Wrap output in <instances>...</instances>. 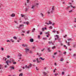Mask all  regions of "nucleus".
Wrapping results in <instances>:
<instances>
[{"label": "nucleus", "instance_id": "nucleus-62", "mask_svg": "<svg viewBox=\"0 0 76 76\" xmlns=\"http://www.w3.org/2000/svg\"><path fill=\"white\" fill-rule=\"evenodd\" d=\"M68 41H71V39H68Z\"/></svg>", "mask_w": 76, "mask_h": 76}, {"label": "nucleus", "instance_id": "nucleus-37", "mask_svg": "<svg viewBox=\"0 0 76 76\" xmlns=\"http://www.w3.org/2000/svg\"><path fill=\"white\" fill-rule=\"evenodd\" d=\"M56 30H55L54 31H52V32H53V33H54V34H55V33H56Z\"/></svg>", "mask_w": 76, "mask_h": 76}, {"label": "nucleus", "instance_id": "nucleus-15", "mask_svg": "<svg viewBox=\"0 0 76 76\" xmlns=\"http://www.w3.org/2000/svg\"><path fill=\"white\" fill-rule=\"evenodd\" d=\"M39 59H41V60H45V58H42V57H40L39 58Z\"/></svg>", "mask_w": 76, "mask_h": 76}, {"label": "nucleus", "instance_id": "nucleus-24", "mask_svg": "<svg viewBox=\"0 0 76 76\" xmlns=\"http://www.w3.org/2000/svg\"><path fill=\"white\" fill-rule=\"evenodd\" d=\"M40 15H41V16H42V17H44V15L42 13H41L40 14Z\"/></svg>", "mask_w": 76, "mask_h": 76}, {"label": "nucleus", "instance_id": "nucleus-44", "mask_svg": "<svg viewBox=\"0 0 76 76\" xmlns=\"http://www.w3.org/2000/svg\"><path fill=\"white\" fill-rule=\"evenodd\" d=\"M33 61L34 63H35V62H36V61H37L36 60H33Z\"/></svg>", "mask_w": 76, "mask_h": 76}, {"label": "nucleus", "instance_id": "nucleus-10", "mask_svg": "<svg viewBox=\"0 0 76 76\" xmlns=\"http://www.w3.org/2000/svg\"><path fill=\"white\" fill-rule=\"evenodd\" d=\"M11 17H15V14H12L11 15Z\"/></svg>", "mask_w": 76, "mask_h": 76}, {"label": "nucleus", "instance_id": "nucleus-60", "mask_svg": "<svg viewBox=\"0 0 76 76\" xmlns=\"http://www.w3.org/2000/svg\"><path fill=\"white\" fill-rule=\"evenodd\" d=\"M52 57H53V58H55V56L54 55H53Z\"/></svg>", "mask_w": 76, "mask_h": 76}, {"label": "nucleus", "instance_id": "nucleus-42", "mask_svg": "<svg viewBox=\"0 0 76 76\" xmlns=\"http://www.w3.org/2000/svg\"><path fill=\"white\" fill-rule=\"evenodd\" d=\"M29 0H27V3H29Z\"/></svg>", "mask_w": 76, "mask_h": 76}, {"label": "nucleus", "instance_id": "nucleus-27", "mask_svg": "<svg viewBox=\"0 0 76 76\" xmlns=\"http://www.w3.org/2000/svg\"><path fill=\"white\" fill-rule=\"evenodd\" d=\"M10 41H12V42H15V41L13 40V39H11L10 40Z\"/></svg>", "mask_w": 76, "mask_h": 76}, {"label": "nucleus", "instance_id": "nucleus-8", "mask_svg": "<svg viewBox=\"0 0 76 76\" xmlns=\"http://www.w3.org/2000/svg\"><path fill=\"white\" fill-rule=\"evenodd\" d=\"M11 61H10L8 60L7 61H6V63L7 65H9V63H10Z\"/></svg>", "mask_w": 76, "mask_h": 76}, {"label": "nucleus", "instance_id": "nucleus-48", "mask_svg": "<svg viewBox=\"0 0 76 76\" xmlns=\"http://www.w3.org/2000/svg\"><path fill=\"white\" fill-rule=\"evenodd\" d=\"M7 42H10V40H7Z\"/></svg>", "mask_w": 76, "mask_h": 76}, {"label": "nucleus", "instance_id": "nucleus-45", "mask_svg": "<svg viewBox=\"0 0 76 76\" xmlns=\"http://www.w3.org/2000/svg\"><path fill=\"white\" fill-rule=\"evenodd\" d=\"M42 31H44V30H45L44 28H42Z\"/></svg>", "mask_w": 76, "mask_h": 76}, {"label": "nucleus", "instance_id": "nucleus-9", "mask_svg": "<svg viewBox=\"0 0 76 76\" xmlns=\"http://www.w3.org/2000/svg\"><path fill=\"white\" fill-rule=\"evenodd\" d=\"M37 55H38L39 57H40V56H41L42 54L40 53H37Z\"/></svg>", "mask_w": 76, "mask_h": 76}, {"label": "nucleus", "instance_id": "nucleus-61", "mask_svg": "<svg viewBox=\"0 0 76 76\" xmlns=\"http://www.w3.org/2000/svg\"><path fill=\"white\" fill-rule=\"evenodd\" d=\"M39 38H40V36L39 35L38 36V38H39Z\"/></svg>", "mask_w": 76, "mask_h": 76}, {"label": "nucleus", "instance_id": "nucleus-57", "mask_svg": "<svg viewBox=\"0 0 76 76\" xmlns=\"http://www.w3.org/2000/svg\"><path fill=\"white\" fill-rule=\"evenodd\" d=\"M55 48V47H52V49L53 50V49L54 48Z\"/></svg>", "mask_w": 76, "mask_h": 76}, {"label": "nucleus", "instance_id": "nucleus-40", "mask_svg": "<svg viewBox=\"0 0 76 76\" xmlns=\"http://www.w3.org/2000/svg\"><path fill=\"white\" fill-rule=\"evenodd\" d=\"M73 12V10H71L69 11V13H71V12Z\"/></svg>", "mask_w": 76, "mask_h": 76}, {"label": "nucleus", "instance_id": "nucleus-38", "mask_svg": "<svg viewBox=\"0 0 76 76\" xmlns=\"http://www.w3.org/2000/svg\"><path fill=\"white\" fill-rule=\"evenodd\" d=\"M45 50V48H43L42 50H41V51L42 52V51H44Z\"/></svg>", "mask_w": 76, "mask_h": 76}, {"label": "nucleus", "instance_id": "nucleus-1", "mask_svg": "<svg viewBox=\"0 0 76 76\" xmlns=\"http://www.w3.org/2000/svg\"><path fill=\"white\" fill-rule=\"evenodd\" d=\"M54 11V7H53L51 10H49V11L47 12V14L49 15L50 13H53Z\"/></svg>", "mask_w": 76, "mask_h": 76}, {"label": "nucleus", "instance_id": "nucleus-7", "mask_svg": "<svg viewBox=\"0 0 76 76\" xmlns=\"http://www.w3.org/2000/svg\"><path fill=\"white\" fill-rule=\"evenodd\" d=\"M29 6H27V7H26L25 9V12H27L28 10H29Z\"/></svg>", "mask_w": 76, "mask_h": 76}, {"label": "nucleus", "instance_id": "nucleus-30", "mask_svg": "<svg viewBox=\"0 0 76 76\" xmlns=\"http://www.w3.org/2000/svg\"><path fill=\"white\" fill-rule=\"evenodd\" d=\"M23 76V73H21L19 75V76Z\"/></svg>", "mask_w": 76, "mask_h": 76}, {"label": "nucleus", "instance_id": "nucleus-58", "mask_svg": "<svg viewBox=\"0 0 76 76\" xmlns=\"http://www.w3.org/2000/svg\"><path fill=\"white\" fill-rule=\"evenodd\" d=\"M61 45H63V44L62 43H61Z\"/></svg>", "mask_w": 76, "mask_h": 76}, {"label": "nucleus", "instance_id": "nucleus-33", "mask_svg": "<svg viewBox=\"0 0 76 76\" xmlns=\"http://www.w3.org/2000/svg\"><path fill=\"white\" fill-rule=\"evenodd\" d=\"M49 33H50V31H48V32H46L45 33V34H49Z\"/></svg>", "mask_w": 76, "mask_h": 76}, {"label": "nucleus", "instance_id": "nucleus-11", "mask_svg": "<svg viewBox=\"0 0 76 76\" xmlns=\"http://www.w3.org/2000/svg\"><path fill=\"white\" fill-rule=\"evenodd\" d=\"M24 26V25L23 24H20L19 25V27H23Z\"/></svg>", "mask_w": 76, "mask_h": 76}, {"label": "nucleus", "instance_id": "nucleus-14", "mask_svg": "<svg viewBox=\"0 0 76 76\" xmlns=\"http://www.w3.org/2000/svg\"><path fill=\"white\" fill-rule=\"evenodd\" d=\"M18 57H22V54L20 53H19L18 55Z\"/></svg>", "mask_w": 76, "mask_h": 76}, {"label": "nucleus", "instance_id": "nucleus-26", "mask_svg": "<svg viewBox=\"0 0 76 76\" xmlns=\"http://www.w3.org/2000/svg\"><path fill=\"white\" fill-rule=\"evenodd\" d=\"M11 69H12V70H14V69H15V68L14 67L11 66Z\"/></svg>", "mask_w": 76, "mask_h": 76}, {"label": "nucleus", "instance_id": "nucleus-20", "mask_svg": "<svg viewBox=\"0 0 76 76\" xmlns=\"http://www.w3.org/2000/svg\"><path fill=\"white\" fill-rule=\"evenodd\" d=\"M22 46H23V47H27V46L26 45H24V44H23L22 45Z\"/></svg>", "mask_w": 76, "mask_h": 76}, {"label": "nucleus", "instance_id": "nucleus-2", "mask_svg": "<svg viewBox=\"0 0 76 76\" xmlns=\"http://www.w3.org/2000/svg\"><path fill=\"white\" fill-rule=\"evenodd\" d=\"M55 37H56V38H55V40H57V39L58 40V42H62V41L60 40V39H59V37H58V35H56L54 36Z\"/></svg>", "mask_w": 76, "mask_h": 76}, {"label": "nucleus", "instance_id": "nucleus-13", "mask_svg": "<svg viewBox=\"0 0 76 76\" xmlns=\"http://www.w3.org/2000/svg\"><path fill=\"white\" fill-rule=\"evenodd\" d=\"M43 73L44 75H47V73L45 72H43Z\"/></svg>", "mask_w": 76, "mask_h": 76}, {"label": "nucleus", "instance_id": "nucleus-32", "mask_svg": "<svg viewBox=\"0 0 76 76\" xmlns=\"http://www.w3.org/2000/svg\"><path fill=\"white\" fill-rule=\"evenodd\" d=\"M49 25H51V23H51V21H49Z\"/></svg>", "mask_w": 76, "mask_h": 76}, {"label": "nucleus", "instance_id": "nucleus-53", "mask_svg": "<svg viewBox=\"0 0 76 76\" xmlns=\"http://www.w3.org/2000/svg\"><path fill=\"white\" fill-rule=\"evenodd\" d=\"M51 43H52V42L49 41V42H48L49 44H51Z\"/></svg>", "mask_w": 76, "mask_h": 76}, {"label": "nucleus", "instance_id": "nucleus-52", "mask_svg": "<svg viewBox=\"0 0 76 76\" xmlns=\"http://www.w3.org/2000/svg\"><path fill=\"white\" fill-rule=\"evenodd\" d=\"M16 64V62H13V64Z\"/></svg>", "mask_w": 76, "mask_h": 76}, {"label": "nucleus", "instance_id": "nucleus-25", "mask_svg": "<svg viewBox=\"0 0 76 76\" xmlns=\"http://www.w3.org/2000/svg\"><path fill=\"white\" fill-rule=\"evenodd\" d=\"M73 57H74L76 58V53L75 54L74 53L73 55Z\"/></svg>", "mask_w": 76, "mask_h": 76}, {"label": "nucleus", "instance_id": "nucleus-12", "mask_svg": "<svg viewBox=\"0 0 76 76\" xmlns=\"http://www.w3.org/2000/svg\"><path fill=\"white\" fill-rule=\"evenodd\" d=\"M30 42H32L34 41V39H30Z\"/></svg>", "mask_w": 76, "mask_h": 76}, {"label": "nucleus", "instance_id": "nucleus-43", "mask_svg": "<svg viewBox=\"0 0 76 76\" xmlns=\"http://www.w3.org/2000/svg\"><path fill=\"white\" fill-rule=\"evenodd\" d=\"M29 22L27 21V22H26V24L27 25H28V24H29Z\"/></svg>", "mask_w": 76, "mask_h": 76}, {"label": "nucleus", "instance_id": "nucleus-46", "mask_svg": "<svg viewBox=\"0 0 76 76\" xmlns=\"http://www.w3.org/2000/svg\"><path fill=\"white\" fill-rule=\"evenodd\" d=\"M29 53L32 54V51L31 50L30 51H29Z\"/></svg>", "mask_w": 76, "mask_h": 76}, {"label": "nucleus", "instance_id": "nucleus-59", "mask_svg": "<svg viewBox=\"0 0 76 76\" xmlns=\"http://www.w3.org/2000/svg\"><path fill=\"white\" fill-rule=\"evenodd\" d=\"M45 24H47V25H50V24H49V23H45Z\"/></svg>", "mask_w": 76, "mask_h": 76}, {"label": "nucleus", "instance_id": "nucleus-56", "mask_svg": "<svg viewBox=\"0 0 76 76\" xmlns=\"http://www.w3.org/2000/svg\"><path fill=\"white\" fill-rule=\"evenodd\" d=\"M60 61H63V59H60Z\"/></svg>", "mask_w": 76, "mask_h": 76}, {"label": "nucleus", "instance_id": "nucleus-35", "mask_svg": "<svg viewBox=\"0 0 76 76\" xmlns=\"http://www.w3.org/2000/svg\"><path fill=\"white\" fill-rule=\"evenodd\" d=\"M29 32H30L28 30L27 31V34H30V33Z\"/></svg>", "mask_w": 76, "mask_h": 76}, {"label": "nucleus", "instance_id": "nucleus-5", "mask_svg": "<svg viewBox=\"0 0 76 76\" xmlns=\"http://www.w3.org/2000/svg\"><path fill=\"white\" fill-rule=\"evenodd\" d=\"M35 6L34 5H33L31 7V8L32 9V11H33V12H34V11H35L34 10V8H35Z\"/></svg>", "mask_w": 76, "mask_h": 76}, {"label": "nucleus", "instance_id": "nucleus-47", "mask_svg": "<svg viewBox=\"0 0 76 76\" xmlns=\"http://www.w3.org/2000/svg\"><path fill=\"white\" fill-rule=\"evenodd\" d=\"M14 22L15 23H17V24H18V23H17V21H14Z\"/></svg>", "mask_w": 76, "mask_h": 76}, {"label": "nucleus", "instance_id": "nucleus-36", "mask_svg": "<svg viewBox=\"0 0 76 76\" xmlns=\"http://www.w3.org/2000/svg\"><path fill=\"white\" fill-rule=\"evenodd\" d=\"M66 53H67V52H64L63 54H64V55H66Z\"/></svg>", "mask_w": 76, "mask_h": 76}, {"label": "nucleus", "instance_id": "nucleus-23", "mask_svg": "<svg viewBox=\"0 0 76 76\" xmlns=\"http://www.w3.org/2000/svg\"><path fill=\"white\" fill-rule=\"evenodd\" d=\"M36 60H37V63H39V62H40V61H39L38 60V58H37V59H36Z\"/></svg>", "mask_w": 76, "mask_h": 76}, {"label": "nucleus", "instance_id": "nucleus-64", "mask_svg": "<svg viewBox=\"0 0 76 76\" xmlns=\"http://www.w3.org/2000/svg\"><path fill=\"white\" fill-rule=\"evenodd\" d=\"M19 60H20V59H22V58H21V57H20V58H19Z\"/></svg>", "mask_w": 76, "mask_h": 76}, {"label": "nucleus", "instance_id": "nucleus-21", "mask_svg": "<svg viewBox=\"0 0 76 76\" xmlns=\"http://www.w3.org/2000/svg\"><path fill=\"white\" fill-rule=\"evenodd\" d=\"M58 52L59 53H59L60 55H62V53H61V51L60 50H59L58 51Z\"/></svg>", "mask_w": 76, "mask_h": 76}, {"label": "nucleus", "instance_id": "nucleus-19", "mask_svg": "<svg viewBox=\"0 0 76 76\" xmlns=\"http://www.w3.org/2000/svg\"><path fill=\"white\" fill-rule=\"evenodd\" d=\"M25 68L26 69H29V67L28 66H27V65L25 66Z\"/></svg>", "mask_w": 76, "mask_h": 76}, {"label": "nucleus", "instance_id": "nucleus-28", "mask_svg": "<svg viewBox=\"0 0 76 76\" xmlns=\"http://www.w3.org/2000/svg\"><path fill=\"white\" fill-rule=\"evenodd\" d=\"M21 16L22 18H23L24 16H25V15H23L22 14H21Z\"/></svg>", "mask_w": 76, "mask_h": 76}, {"label": "nucleus", "instance_id": "nucleus-16", "mask_svg": "<svg viewBox=\"0 0 76 76\" xmlns=\"http://www.w3.org/2000/svg\"><path fill=\"white\" fill-rule=\"evenodd\" d=\"M35 28H34L32 30V32H35Z\"/></svg>", "mask_w": 76, "mask_h": 76}, {"label": "nucleus", "instance_id": "nucleus-4", "mask_svg": "<svg viewBox=\"0 0 76 76\" xmlns=\"http://www.w3.org/2000/svg\"><path fill=\"white\" fill-rule=\"evenodd\" d=\"M39 4L38 3V1H34V5L35 6H36L37 7H38V5H39Z\"/></svg>", "mask_w": 76, "mask_h": 76}, {"label": "nucleus", "instance_id": "nucleus-29", "mask_svg": "<svg viewBox=\"0 0 76 76\" xmlns=\"http://www.w3.org/2000/svg\"><path fill=\"white\" fill-rule=\"evenodd\" d=\"M36 69L37 70H39V68H38L37 67H36Z\"/></svg>", "mask_w": 76, "mask_h": 76}, {"label": "nucleus", "instance_id": "nucleus-39", "mask_svg": "<svg viewBox=\"0 0 76 76\" xmlns=\"http://www.w3.org/2000/svg\"><path fill=\"white\" fill-rule=\"evenodd\" d=\"M13 38L15 39H17V38H16V37L15 36L14 37H13Z\"/></svg>", "mask_w": 76, "mask_h": 76}, {"label": "nucleus", "instance_id": "nucleus-51", "mask_svg": "<svg viewBox=\"0 0 76 76\" xmlns=\"http://www.w3.org/2000/svg\"><path fill=\"white\" fill-rule=\"evenodd\" d=\"M64 47H65V48H66V49H67V47H66V46L65 45H64Z\"/></svg>", "mask_w": 76, "mask_h": 76}, {"label": "nucleus", "instance_id": "nucleus-3", "mask_svg": "<svg viewBox=\"0 0 76 76\" xmlns=\"http://www.w3.org/2000/svg\"><path fill=\"white\" fill-rule=\"evenodd\" d=\"M68 4H71L70 5V6H69L67 7L66 8V9H69V8H70V7H72V8H73V9H74V8H75V7H73V6H72V3H71L69 2L68 3Z\"/></svg>", "mask_w": 76, "mask_h": 76}, {"label": "nucleus", "instance_id": "nucleus-54", "mask_svg": "<svg viewBox=\"0 0 76 76\" xmlns=\"http://www.w3.org/2000/svg\"><path fill=\"white\" fill-rule=\"evenodd\" d=\"M57 54V52H56L55 53H54V55H56V54Z\"/></svg>", "mask_w": 76, "mask_h": 76}, {"label": "nucleus", "instance_id": "nucleus-17", "mask_svg": "<svg viewBox=\"0 0 76 76\" xmlns=\"http://www.w3.org/2000/svg\"><path fill=\"white\" fill-rule=\"evenodd\" d=\"M5 60V61H6V60H7V58L5 57H4L3 58V60Z\"/></svg>", "mask_w": 76, "mask_h": 76}, {"label": "nucleus", "instance_id": "nucleus-18", "mask_svg": "<svg viewBox=\"0 0 76 76\" xmlns=\"http://www.w3.org/2000/svg\"><path fill=\"white\" fill-rule=\"evenodd\" d=\"M32 64H30V65H28V67H29V68L31 67V66H32Z\"/></svg>", "mask_w": 76, "mask_h": 76}, {"label": "nucleus", "instance_id": "nucleus-49", "mask_svg": "<svg viewBox=\"0 0 76 76\" xmlns=\"http://www.w3.org/2000/svg\"><path fill=\"white\" fill-rule=\"evenodd\" d=\"M49 28H50V29H53V27H52V26H50L49 27Z\"/></svg>", "mask_w": 76, "mask_h": 76}, {"label": "nucleus", "instance_id": "nucleus-63", "mask_svg": "<svg viewBox=\"0 0 76 76\" xmlns=\"http://www.w3.org/2000/svg\"><path fill=\"white\" fill-rule=\"evenodd\" d=\"M42 32H41L40 33V35H42Z\"/></svg>", "mask_w": 76, "mask_h": 76}, {"label": "nucleus", "instance_id": "nucleus-41", "mask_svg": "<svg viewBox=\"0 0 76 76\" xmlns=\"http://www.w3.org/2000/svg\"><path fill=\"white\" fill-rule=\"evenodd\" d=\"M58 75V73H55V76H57V75Z\"/></svg>", "mask_w": 76, "mask_h": 76}, {"label": "nucleus", "instance_id": "nucleus-6", "mask_svg": "<svg viewBox=\"0 0 76 76\" xmlns=\"http://www.w3.org/2000/svg\"><path fill=\"white\" fill-rule=\"evenodd\" d=\"M25 52L26 53H27L28 52H29V49H28V48H26L25 49Z\"/></svg>", "mask_w": 76, "mask_h": 76}, {"label": "nucleus", "instance_id": "nucleus-50", "mask_svg": "<svg viewBox=\"0 0 76 76\" xmlns=\"http://www.w3.org/2000/svg\"><path fill=\"white\" fill-rule=\"evenodd\" d=\"M1 49L2 51H3L4 50V48H1Z\"/></svg>", "mask_w": 76, "mask_h": 76}, {"label": "nucleus", "instance_id": "nucleus-31", "mask_svg": "<svg viewBox=\"0 0 76 76\" xmlns=\"http://www.w3.org/2000/svg\"><path fill=\"white\" fill-rule=\"evenodd\" d=\"M17 28H18V31H20V27H17Z\"/></svg>", "mask_w": 76, "mask_h": 76}, {"label": "nucleus", "instance_id": "nucleus-55", "mask_svg": "<svg viewBox=\"0 0 76 76\" xmlns=\"http://www.w3.org/2000/svg\"><path fill=\"white\" fill-rule=\"evenodd\" d=\"M10 56H7V58H10Z\"/></svg>", "mask_w": 76, "mask_h": 76}, {"label": "nucleus", "instance_id": "nucleus-34", "mask_svg": "<svg viewBox=\"0 0 76 76\" xmlns=\"http://www.w3.org/2000/svg\"><path fill=\"white\" fill-rule=\"evenodd\" d=\"M61 74L62 75H64V72H62Z\"/></svg>", "mask_w": 76, "mask_h": 76}, {"label": "nucleus", "instance_id": "nucleus-22", "mask_svg": "<svg viewBox=\"0 0 76 76\" xmlns=\"http://www.w3.org/2000/svg\"><path fill=\"white\" fill-rule=\"evenodd\" d=\"M48 51L49 52H50V51H51V50H50V48H48Z\"/></svg>", "mask_w": 76, "mask_h": 76}]
</instances>
